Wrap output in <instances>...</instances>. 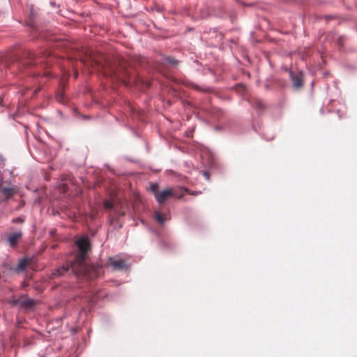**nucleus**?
<instances>
[{"instance_id":"1","label":"nucleus","mask_w":357,"mask_h":357,"mask_svg":"<svg viewBox=\"0 0 357 357\" xmlns=\"http://www.w3.org/2000/svg\"><path fill=\"white\" fill-rule=\"evenodd\" d=\"M77 246L79 249L75 261L70 265L72 271L76 275H86L89 278H97L102 275V267L99 264L87 266L85 264L86 255L89 249V242L86 238H79L76 241Z\"/></svg>"},{"instance_id":"2","label":"nucleus","mask_w":357,"mask_h":357,"mask_svg":"<svg viewBox=\"0 0 357 357\" xmlns=\"http://www.w3.org/2000/svg\"><path fill=\"white\" fill-rule=\"evenodd\" d=\"M10 303L13 305H20L25 309H30L35 305L34 301L29 298L13 299L10 301Z\"/></svg>"},{"instance_id":"3","label":"nucleus","mask_w":357,"mask_h":357,"mask_svg":"<svg viewBox=\"0 0 357 357\" xmlns=\"http://www.w3.org/2000/svg\"><path fill=\"white\" fill-rule=\"evenodd\" d=\"M174 196L172 189H165L158 194H155V199L159 204H162L169 198Z\"/></svg>"},{"instance_id":"4","label":"nucleus","mask_w":357,"mask_h":357,"mask_svg":"<svg viewBox=\"0 0 357 357\" xmlns=\"http://www.w3.org/2000/svg\"><path fill=\"white\" fill-rule=\"evenodd\" d=\"M290 75L295 88H299L303 86V75L301 73H294L291 72Z\"/></svg>"},{"instance_id":"5","label":"nucleus","mask_w":357,"mask_h":357,"mask_svg":"<svg viewBox=\"0 0 357 357\" xmlns=\"http://www.w3.org/2000/svg\"><path fill=\"white\" fill-rule=\"evenodd\" d=\"M22 232L21 231H16L13 234H11L8 237V242L10 247L15 248L16 245L17 244V242L19 240L22 238Z\"/></svg>"},{"instance_id":"6","label":"nucleus","mask_w":357,"mask_h":357,"mask_svg":"<svg viewBox=\"0 0 357 357\" xmlns=\"http://www.w3.org/2000/svg\"><path fill=\"white\" fill-rule=\"evenodd\" d=\"M110 265L116 270H123L127 268L126 261L123 259H110Z\"/></svg>"},{"instance_id":"7","label":"nucleus","mask_w":357,"mask_h":357,"mask_svg":"<svg viewBox=\"0 0 357 357\" xmlns=\"http://www.w3.org/2000/svg\"><path fill=\"white\" fill-rule=\"evenodd\" d=\"M1 192L6 199H8L11 197L16 192L14 188L7 187L2 188L1 190Z\"/></svg>"},{"instance_id":"8","label":"nucleus","mask_w":357,"mask_h":357,"mask_svg":"<svg viewBox=\"0 0 357 357\" xmlns=\"http://www.w3.org/2000/svg\"><path fill=\"white\" fill-rule=\"evenodd\" d=\"M68 267L62 266L59 268L54 270V272L52 273V275L54 277L61 276L63 275L65 273L68 272Z\"/></svg>"},{"instance_id":"9","label":"nucleus","mask_w":357,"mask_h":357,"mask_svg":"<svg viewBox=\"0 0 357 357\" xmlns=\"http://www.w3.org/2000/svg\"><path fill=\"white\" fill-rule=\"evenodd\" d=\"M154 217L155 219L160 224H163L167 220L165 215L159 212H155Z\"/></svg>"},{"instance_id":"10","label":"nucleus","mask_w":357,"mask_h":357,"mask_svg":"<svg viewBox=\"0 0 357 357\" xmlns=\"http://www.w3.org/2000/svg\"><path fill=\"white\" fill-rule=\"evenodd\" d=\"M158 184L155 183H151V185H150V188H149V190L151 192H152L154 195V196L155 197V194H158Z\"/></svg>"},{"instance_id":"11","label":"nucleus","mask_w":357,"mask_h":357,"mask_svg":"<svg viewBox=\"0 0 357 357\" xmlns=\"http://www.w3.org/2000/svg\"><path fill=\"white\" fill-rule=\"evenodd\" d=\"M27 265V261L26 259H22L18 265H17V269L20 271H23L25 269L26 266Z\"/></svg>"},{"instance_id":"12","label":"nucleus","mask_w":357,"mask_h":357,"mask_svg":"<svg viewBox=\"0 0 357 357\" xmlns=\"http://www.w3.org/2000/svg\"><path fill=\"white\" fill-rule=\"evenodd\" d=\"M103 205L105 208L107 210H112L114 207L112 202L109 200L105 201Z\"/></svg>"},{"instance_id":"13","label":"nucleus","mask_w":357,"mask_h":357,"mask_svg":"<svg viewBox=\"0 0 357 357\" xmlns=\"http://www.w3.org/2000/svg\"><path fill=\"white\" fill-rule=\"evenodd\" d=\"M168 61H169L170 63H172V65H174V66H176V65H177V64H178V61L174 60V59H168Z\"/></svg>"},{"instance_id":"14","label":"nucleus","mask_w":357,"mask_h":357,"mask_svg":"<svg viewBox=\"0 0 357 357\" xmlns=\"http://www.w3.org/2000/svg\"><path fill=\"white\" fill-rule=\"evenodd\" d=\"M22 220L20 218H15L13 220V222L14 223H18V222H22Z\"/></svg>"},{"instance_id":"15","label":"nucleus","mask_w":357,"mask_h":357,"mask_svg":"<svg viewBox=\"0 0 357 357\" xmlns=\"http://www.w3.org/2000/svg\"><path fill=\"white\" fill-rule=\"evenodd\" d=\"M190 194L192 195H197L199 194V192H190Z\"/></svg>"},{"instance_id":"16","label":"nucleus","mask_w":357,"mask_h":357,"mask_svg":"<svg viewBox=\"0 0 357 357\" xmlns=\"http://www.w3.org/2000/svg\"><path fill=\"white\" fill-rule=\"evenodd\" d=\"M205 177L208 178V174L207 173H204Z\"/></svg>"}]
</instances>
